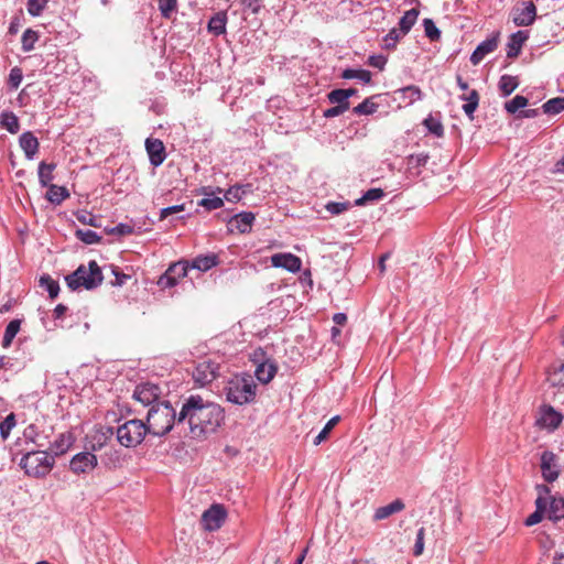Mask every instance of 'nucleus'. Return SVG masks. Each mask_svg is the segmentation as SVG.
<instances>
[{
  "label": "nucleus",
  "mask_w": 564,
  "mask_h": 564,
  "mask_svg": "<svg viewBox=\"0 0 564 564\" xmlns=\"http://www.w3.org/2000/svg\"><path fill=\"white\" fill-rule=\"evenodd\" d=\"M542 109L547 115H557L564 110V97H555L543 104Z\"/></svg>",
  "instance_id": "obj_40"
},
{
  "label": "nucleus",
  "mask_w": 564,
  "mask_h": 564,
  "mask_svg": "<svg viewBox=\"0 0 564 564\" xmlns=\"http://www.w3.org/2000/svg\"><path fill=\"white\" fill-rule=\"evenodd\" d=\"M527 39H528V34L524 31H518V32L513 33L510 36V40L507 45L508 46L507 56L509 58L517 57L520 54L521 47H522L523 43L527 41Z\"/></svg>",
  "instance_id": "obj_20"
},
{
  "label": "nucleus",
  "mask_w": 564,
  "mask_h": 564,
  "mask_svg": "<svg viewBox=\"0 0 564 564\" xmlns=\"http://www.w3.org/2000/svg\"><path fill=\"white\" fill-rule=\"evenodd\" d=\"M423 26H424V32H425V35L431 40V41H438L441 39V31L440 29L435 25L434 21L431 20V19H424L423 20Z\"/></svg>",
  "instance_id": "obj_52"
},
{
  "label": "nucleus",
  "mask_w": 564,
  "mask_h": 564,
  "mask_svg": "<svg viewBox=\"0 0 564 564\" xmlns=\"http://www.w3.org/2000/svg\"><path fill=\"white\" fill-rule=\"evenodd\" d=\"M541 471L545 481L553 482L558 478L557 457L553 452L544 451L541 455Z\"/></svg>",
  "instance_id": "obj_11"
},
{
  "label": "nucleus",
  "mask_w": 564,
  "mask_h": 564,
  "mask_svg": "<svg viewBox=\"0 0 564 564\" xmlns=\"http://www.w3.org/2000/svg\"><path fill=\"white\" fill-rule=\"evenodd\" d=\"M218 264V257L214 253L198 256L189 262V268L206 272Z\"/></svg>",
  "instance_id": "obj_21"
},
{
  "label": "nucleus",
  "mask_w": 564,
  "mask_h": 564,
  "mask_svg": "<svg viewBox=\"0 0 564 564\" xmlns=\"http://www.w3.org/2000/svg\"><path fill=\"white\" fill-rule=\"evenodd\" d=\"M278 367L269 360L260 364L256 369V377L262 383H269L275 376Z\"/></svg>",
  "instance_id": "obj_23"
},
{
  "label": "nucleus",
  "mask_w": 564,
  "mask_h": 564,
  "mask_svg": "<svg viewBox=\"0 0 564 564\" xmlns=\"http://www.w3.org/2000/svg\"><path fill=\"white\" fill-rule=\"evenodd\" d=\"M368 64L372 67L383 69L387 64V58L382 55H371L368 59Z\"/></svg>",
  "instance_id": "obj_61"
},
{
  "label": "nucleus",
  "mask_w": 564,
  "mask_h": 564,
  "mask_svg": "<svg viewBox=\"0 0 564 564\" xmlns=\"http://www.w3.org/2000/svg\"><path fill=\"white\" fill-rule=\"evenodd\" d=\"M257 384L249 375L235 376L228 380L225 394L228 402L243 405L254 401Z\"/></svg>",
  "instance_id": "obj_3"
},
{
  "label": "nucleus",
  "mask_w": 564,
  "mask_h": 564,
  "mask_svg": "<svg viewBox=\"0 0 564 564\" xmlns=\"http://www.w3.org/2000/svg\"><path fill=\"white\" fill-rule=\"evenodd\" d=\"M226 518L225 507L220 503H214L203 512L200 523L204 530L213 532L221 528Z\"/></svg>",
  "instance_id": "obj_7"
},
{
  "label": "nucleus",
  "mask_w": 564,
  "mask_h": 564,
  "mask_svg": "<svg viewBox=\"0 0 564 564\" xmlns=\"http://www.w3.org/2000/svg\"><path fill=\"white\" fill-rule=\"evenodd\" d=\"M133 232V227L128 224H119L108 230L110 235L126 236Z\"/></svg>",
  "instance_id": "obj_59"
},
{
  "label": "nucleus",
  "mask_w": 564,
  "mask_h": 564,
  "mask_svg": "<svg viewBox=\"0 0 564 564\" xmlns=\"http://www.w3.org/2000/svg\"><path fill=\"white\" fill-rule=\"evenodd\" d=\"M224 419L220 405L206 401L200 395H191L178 412L177 427L187 424L191 436L200 438L214 433Z\"/></svg>",
  "instance_id": "obj_1"
},
{
  "label": "nucleus",
  "mask_w": 564,
  "mask_h": 564,
  "mask_svg": "<svg viewBox=\"0 0 564 564\" xmlns=\"http://www.w3.org/2000/svg\"><path fill=\"white\" fill-rule=\"evenodd\" d=\"M345 111H347L345 109L344 106H334L332 108H328L324 111V117L325 118H334V117H337V116H340L343 115Z\"/></svg>",
  "instance_id": "obj_62"
},
{
  "label": "nucleus",
  "mask_w": 564,
  "mask_h": 564,
  "mask_svg": "<svg viewBox=\"0 0 564 564\" xmlns=\"http://www.w3.org/2000/svg\"><path fill=\"white\" fill-rule=\"evenodd\" d=\"M184 210V205H174L165 207L161 210V218L164 219L167 216Z\"/></svg>",
  "instance_id": "obj_63"
},
{
  "label": "nucleus",
  "mask_w": 564,
  "mask_h": 564,
  "mask_svg": "<svg viewBox=\"0 0 564 564\" xmlns=\"http://www.w3.org/2000/svg\"><path fill=\"white\" fill-rule=\"evenodd\" d=\"M55 163L41 162L37 167V177L42 186H48L54 178Z\"/></svg>",
  "instance_id": "obj_32"
},
{
  "label": "nucleus",
  "mask_w": 564,
  "mask_h": 564,
  "mask_svg": "<svg viewBox=\"0 0 564 564\" xmlns=\"http://www.w3.org/2000/svg\"><path fill=\"white\" fill-rule=\"evenodd\" d=\"M423 123L432 134L436 137H442L444 134V127L438 119L429 116L426 119H424Z\"/></svg>",
  "instance_id": "obj_49"
},
{
  "label": "nucleus",
  "mask_w": 564,
  "mask_h": 564,
  "mask_svg": "<svg viewBox=\"0 0 564 564\" xmlns=\"http://www.w3.org/2000/svg\"><path fill=\"white\" fill-rule=\"evenodd\" d=\"M22 77V70L18 67H14L10 72L8 84L11 88L17 89L21 84Z\"/></svg>",
  "instance_id": "obj_58"
},
{
  "label": "nucleus",
  "mask_w": 564,
  "mask_h": 564,
  "mask_svg": "<svg viewBox=\"0 0 564 564\" xmlns=\"http://www.w3.org/2000/svg\"><path fill=\"white\" fill-rule=\"evenodd\" d=\"M498 46V37L492 36L478 44L470 56L473 65H478L488 54L492 53Z\"/></svg>",
  "instance_id": "obj_16"
},
{
  "label": "nucleus",
  "mask_w": 564,
  "mask_h": 564,
  "mask_svg": "<svg viewBox=\"0 0 564 564\" xmlns=\"http://www.w3.org/2000/svg\"><path fill=\"white\" fill-rule=\"evenodd\" d=\"M34 43H35V33L31 29H28L24 32L23 37H22L23 48L25 51H30L34 47Z\"/></svg>",
  "instance_id": "obj_60"
},
{
  "label": "nucleus",
  "mask_w": 564,
  "mask_h": 564,
  "mask_svg": "<svg viewBox=\"0 0 564 564\" xmlns=\"http://www.w3.org/2000/svg\"><path fill=\"white\" fill-rule=\"evenodd\" d=\"M40 285L47 291L51 299H55L59 293V285L57 281L53 280L47 274L40 278Z\"/></svg>",
  "instance_id": "obj_43"
},
{
  "label": "nucleus",
  "mask_w": 564,
  "mask_h": 564,
  "mask_svg": "<svg viewBox=\"0 0 564 564\" xmlns=\"http://www.w3.org/2000/svg\"><path fill=\"white\" fill-rule=\"evenodd\" d=\"M0 124L11 133L19 131L18 118L12 112H4L0 116Z\"/></svg>",
  "instance_id": "obj_41"
},
{
  "label": "nucleus",
  "mask_w": 564,
  "mask_h": 564,
  "mask_svg": "<svg viewBox=\"0 0 564 564\" xmlns=\"http://www.w3.org/2000/svg\"><path fill=\"white\" fill-rule=\"evenodd\" d=\"M395 94L399 95V98L406 105H412L423 98L422 90L415 85H409L406 87L400 88L395 90Z\"/></svg>",
  "instance_id": "obj_22"
},
{
  "label": "nucleus",
  "mask_w": 564,
  "mask_h": 564,
  "mask_svg": "<svg viewBox=\"0 0 564 564\" xmlns=\"http://www.w3.org/2000/svg\"><path fill=\"white\" fill-rule=\"evenodd\" d=\"M158 2L162 17L166 19L171 17L177 7V0H158Z\"/></svg>",
  "instance_id": "obj_54"
},
{
  "label": "nucleus",
  "mask_w": 564,
  "mask_h": 564,
  "mask_svg": "<svg viewBox=\"0 0 564 564\" xmlns=\"http://www.w3.org/2000/svg\"><path fill=\"white\" fill-rule=\"evenodd\" d=\"M219 365L212 360H203L197 364L193 371V379L199 386H206L214 381L219 375Z\"/></svg>",
  "instance_id": "obj_8"
},
{
  "label": "nucleus",
  "mask_w": 564,
  "mask_h": 564,
  "mask_svg": "<svg viewBox=\"0 0 564 564\" xmlns=\"http://www.w3.org/2000/svg\"><path fill=\"white\" fill-rule=\"evenodd\" d=\"M406 35L400 28H393L384 36L383 42L386 48H394L397 43Z\"/></svg>",
  "instance_id": "obj_46"
},
{
  "label": "nucleus",
  "mask_w": 564,
  "mask_h": 564,
  "mask_svg": "<svg viewBox=\"0 0 564 564\" xmlns=\"http://www.w3.org/2000/svg\"><path fill=\"white\" fill-rule=\"evenodd\" d=\"M340 417L338 415L332 417L323 427V430L316 435V437L313 441L314 445H319L322 442H324L330 431L335 427V425L339 422Z\"/></svg>",
  "instance_id": "obj_45"
},
{
  "label": "nucleus",
  "mask_w": 564,
  "mask_h": 564,
  "mask_svg": "<svg viewBox=\"0 0 564 564\" xmlns=\"http://www.w3.org/2000/svg\"><path fill=\"white\" fill-rule=\"evenodd\" d=\"M178 414L169 401H161L153 404L147 414L145 427L150 434L163 436L174 425L177 426Z\"/></svg>",
  "instance_id": "obj_2"
},
{
  "label": "nucleus",
  "mask_w": 564,
  "mask_h": 564,
  "mask_svg": "<svg viewBox=\"0 0 564 564\" xmlns=\"http://www.w3.org/2000/svg\"><path fill=\"white\" fill-rule=\"evenodd\" d=\"M75 236L82 242H84L86 245H95V243L100 242V240H101V236H99L96 231L90 230V229H87V230L77 229L75 231Z\"/></svg>",
  "instance_id": "obj_44"
},
{
  "label": "nucleus",
  "mask_w": 564,
  "mask_h": 564,
  "mask_svg": "<svg viewBox=\"0 0 564 564\" xmlns=\"http://www.w3.org/2000/svg\"><path fill=\"white\" fill-rule=\"evenodd\" d=\"M499 89L503 97L511 95L519 86L517 77L510 75H502L499 80Z\"/></svg>",
  "instance_id": "obj_36"
},
{
  "label": "nucleus",
  "mask_w": 564,
  "mask_h": 564,
  "mask_svg": "<svg viewBox=\"0 0 564 564\" xmlns=\"http://www.w3.org/2000/svg\"><path fill=\"white\" fill-rule=\"evenodd\" d=\"M227 13L225 11L217 12L208 21V31L215 35L226 33Z\"/></svg>",
  "instance_id": "obj_26"
},
{
  "label": "nucleus",
  "mask_w": 564,
  "mask_h": 564,
  "mask_svg": "<svg viewBox=\"0 0 564 564\" xmlns=\"http://www.w3.org/2000/svg\"><path fill=\"white\" fill-rule=\"evenodd\" d=\"M20 326H21V321L20 319H12L7 328H6V332H4V336H3V340H2V346L4 348L9 347L13 340V338L15 337V335L18 334V332L20 330Z\"/></svg>",
  "instance_id": "obj_39"
},
{
  "label": "nucleus",
  "mask_w": 564,
  "mask_h": 564,
  "mask_svg": "<svg viewBox=\"0 0 564 564\" xmlns=\"http://www.w3.org/2000/svg\"><path fill=\"white\" fill-rule=\"evenodd\" d=\"M254 221V215L250 212H243L235 215L230 219V225L234 226L239 232L246 234L251 230Z\"/></svg>",
  "instance_id": "obj_18"
},
{
  "label": "nucleus",
  "mask_w": 564,
  "mask_h": 564,
  "mask_svg": "<svg viewBox=\"0 0 564 564\" xmlns=\"http://www.w3.org/2000/svg\"><path fill=\"white\" fill-rule=\"evenodd\" d=\"M161 389L159 386L150 382L138 384L133 391V398L143 406H152L159 402Z\"/></svg>",
  "instance_id": "obj_9"
},
{
  "label": "nucleus",
  "mask_w": 564,
  "mask_h": 564,
  "mask_svg": "<svg viewBox=\"0 0 564 564\" xmlns=\"http://www.w3.org/2000/svg\"><path fill=\"white\" fill-rule=\"evenodd\" d=\"M73 442L74 437L70 433H63L54 441L50 451H52L54 455H62L72 446Z\"/></svg>",
  "instance_id": "obj_29"
},
{
  "label": "nucleus",
  "mask_w": 564,
  "mask_h": 564,
  "mask_svg": "<svg viewBox=\"0 0 564 564\" xmlns=\"http://www.w3.org/2000/svg\"><path fill=\"white\" fill-rule=\"evenodd\" d=\"M145 150L153 166H160L164 162L166 158L165 147L160 139L148 138L145 140Z\"/></svg>",
  "instance_id": "obj_13"
},
{
  "label": "nucleus",
  "mask_w": 564,
  "mask_h": 564,
  "mask_svg": "<svg viewBox=\"0 0 564 564\" xmlns=\"http://www.w3.org/2000/svg\"><path fill=\"white\" fill-rule=\"evenodd\" d=\"M22 446V441L20 440L17 444V447H21ZM35 454V451L33 447L31 448H17V452L14 454V458L18 456V455H21V458L19 460V466L21 467V469L24 470V473L28 475V476H33L35 474V466L33 464V455Z\"/></svg>",
  "instance_id": "obj_15"
},
{
  "label": "nucleus",
  "mask_w": 564,
  "mask_h": 564,
  "mask_svg": "<svg viewBox=\"0 0 564 564\" xmlns=\"http://www.w3.org/2000/svg\"><path fill=\"white\" fill-rule=\"evenodd\" d=\"M404 507V502L401 499H395L386 506L379 507L373 514V519L376 521L384 520L390 516L402 511Z\"/></svg>",
  "instance_id": "obj_19"
},
{
  "label": "nucleus",
  "mask_w": 564,
  "mask_h": 564,
  "mask_svg": "<svg viewBox=\"0 0 564 564\" xmlns=\"http://www.w3.org/2000/svg\"><path fill=\"white\" fill-rule=\"evenodd\" d=\"M55 456L52 451H42L37 448V469L42 468V474H46L51 470L55 463ZM40 470H37V475Z\"/></svg>",
  "instance_id": "obj_33"
},
{
  "label": "nucleus",
  "mask_w": 564,
  "mask_h": 564,
  "mask_svg": "<svg viewBox=\"0 0 564 564\" xmlns=\"http://www.w3.org/2000/svg\"><path fill=\"white\" fill-rule=\"evenodd\" d=\"M535 505H536V510L532 514H530L524 521V524L527 527H531V525H534V524L541 522V520L543 518V512L546 507L545 500L542 497H539L535 501Z\"/></svg>",
  "instance_id": "obj_38"
},
{
  "label": "nucleus",
  "mask_w": 564,
  "mask_h": 564,
  "mask_svg": "<svg viewBox=\"0 0 564 564\" xmlns=\"http://www.w3.org/2000/svg\"><path fill=\"white\" fill-rule=\"evenodd\" d=\"M251 192V184H237L227 189V192L225 193V198L228 202L234 203L240 200L245 195L250 194Z\"/></svg>",
  "instance_id": "obj_30"
},
{
  "label": "nucleus",
  "mask_w": 564,
  "mask_h": 564,
  "mask_svg": "<svg viewBox=\"0 0 564 564\" xmlns=\"http://www.w3.org/2000/svg\"><path fill=\"white\" fill-rule=\"evenodd\" d=\"M539 116V109H527V110H521L519 111V113L517 115L518 118H535Z\"/></svg>",
  "instance_id": "obj_64"
},
{
  "label": "nucleus",
  "mask_w": 564,
  "mask_h": 564,
  "mask_svg": "<svg viewBox=\"0 0 564 564\" xmlns=\"http://www.w3.org/2000/svg\"><path fill=\"white\" fill-rule=\"evenodd\" d=\"M462 100L466 102L463 105V111L469 119H474V112L478 108L479 105V94L477 90L471 89L467 95H462L459 97Z\"/></svg>",
  "instance_id": "obj_24"
},
{
  "label": "nucleus",
  "mask_w": 564,
  "mask_h": 564,
  "mask_svg": "<svg viewBox=\"0 0 564 564\" xmlns=\"http://www.w3.org/2000/svg\"><path fill=\"white\" fill-rule=\"evenodd\" d=\"M327 98L329 102L335 104L337 106H344L346 110L349 109L350 102L347 100L343 89H334L328 93Z\"/></svg>",
  "instance_id": "obj_48"
},
{
  "label": "nucleus",
  "mask_w": 564,
  "mask_h": 564,
  "mask_svg": "<svg viewBox=\"0 0 564 564\" xmlns=\"http://www.w3.org/2000/svg\"><path fill=\"white\" fill-rule=\"evenodd\" d=\"M148 430L142 420L132 419L119 425L116 430L117 441L124 447H135L144 440Z\"/></svg>",
  "instance_id": "obj_5"
},
{
  "label": "nucleus",
  "mask_w": 564,
  "mask_h": 564,
  "mask_svg": "<svg viewBox=\"0 0 564 564\" xmlns=\"http://www.w3.org/2000/svg\"><path fill=\"white\" fill-rule=\"evenodd\" d=\"M115 430L111 426H105L100 430L96 431L93 436V444L91 449L93 451H99L101 449L108 440H111V437L115 434Z\"/></svg>",
  "instance_id": "obj_27"
},
{
  "label": "nucleus",
  "mask_w": 564,
  "mask_h": 564,
  "mask_svg": "<svg viewBox=\"0 0 564 564\" xmlns=\"http://www.w3.org/2000/svg\"><path fill=\"white\" fill-rule=\"evenodd\" d=\"M536 15V8L533 2L523 3L513 14V22L518 26H528L533 23Z\"/></svg>",
  "instance_id": "obj_14"
},
{
  "label": "nucleus",
  "mask_w": 564,
  "mask_h": 564,
  "mask_svg": "<svg viewBox=\"0 0 564 564\" xmlns=\"http://www.w3.org/2000/svg\"><path fill=\"white\" fill-rule=\"evenodd\" d=\"M373 97L366 98L361 104L356 106L352 111L356 115H372L377 111L378 105L372 101Z\"/></svg>",
  "instance_id": "obj_47"
},
{
  "label": "nucleus",
  "mask_w": 564,
  "mask_h": 564,
  "mask_svg": "<svg viewBox=\"0 0 564 564\" xmlns=\"http://www.w3.org/2000/svg\"><path fill=\"white\" fill-rule=\"evenodd\" d=\"M562 422V415L556 412L553 408L549 406L544 409L538 419L536 423L541 427L554 430L556 429Z\"/></svg>",
  "instance_id": "obj_17"
},
{
  "label": "nucleus",
  "mask_w": 564,
  "mask_h": 564,
  "mask_svg": "<svg viewBox=\"0 0 564 564\" xmlns=\"http://www.w3.org/2000/svg\"><path fill=\"white\" fill-rule=\"evenodd\" d=\"M340 77L344 79H358L365 84L371 82V73L367 69L346 68L343 70Z\"/></svg>",
  "instance_id": "obj_35"
},
{
  "label": "nucleus",
  "mask_w": 564,
  "mask_h": 564,
  "mask_svg": "<svg viewBox=\"0 0 564 564\" xmlns=\"http://www.w3.org/2000/svg\"><path fill=\"white\" fill-rule=\"evenodd\" d=\"M76 218L83 225L100 227V218L89 212L80 210L76 213Z\"/></svg>",
  "instance_id": "obj_50"
},
{
  "label": "nucleus",
  "mask_w": 564,
  "mask_h": 564,
  "mask_svg": "<svg viewBox=\"0 0 564 564\" xmlns=\"http://www.w3.org/2000/svg\"><path fill=\"white\" fill-rule=\"evenodd\" d=\"M224 205L223 198L215 196L214 194L203 198L199 202V206H203L207 210L218 209Z\"/></svg>",
  "instance_id": "obj_53"
},
{
  "label": "nucleus",
  "mask_w": 564,
  "mask_h": 564,
  "mask_svg": "<svg viewBox=\"0 0 564 564\" xmlns=\"http://www.w3.org/2000/svg\"><path fill=\"white\" fill-rule=\"evenodd\" d=\"M189 269V261L187 260H181L172 263L159 278L158 285L162 289L175 286L181 279L187 275Z\"/></svg>",
  "instance_id": "obj_6"
},
{
  "label": "nucleus",
  "mask_w": 564,
  "mask_h": 564,
  "mask_svg": "<svg viewBox=\"0 0 564 564\" xmlns=\"http://www.w3.org/2000/svg\"><path fill=\"white\" fill-rule=\"evenodd\" d=\"M325 208L332 215H339L349 208V203L348 202H345V203L329 202L326 204Z\"/></svg>",
  "instance_id": "obj_57"
},
{
  "label": "nucleus",
  "mask_w": 564,
  "mask_h": 564,
  "mask_svg": "<svg viewBox=\"0 0 564 564\" xmlns=\"http://www.w3.org/2000/svg\"><path fill=\"white\" fill-rule=\"evenodd\" d=\"M271 264L274 268H283L289 272H299L302 267L301 259L293 253H275L271 257Z\"/></svg>",
  "instance_id": "obj_12"
},
{
  "label": "nucleus",
  "mask_w": 564,
  "mask_h": 564,
  "mask_svg": "<svg viewBox=\"0 0 564 564\" xmlns=\"http://www.w3.org/2000/svg\"><path fill=\"white\" fill-rule=\"evenodd\" d=\"M20 148L23 151L25 159L31 162L35 154V137L32 132H24L20 137Z\"/></svg>",
  "instance_id": "obj_28"
},
{
  "label": "nucleus",
  "mask_w": 564,
  "mask_h": 564,
  "mask_svg": "<svg viewBox=\"0 0 564 564\" xmlns=\"http://www.w3.org/2000/svg\"><path fill=\"white\" fill-rule=\"evenodd\" d=\"M47 187L48 188L45 194V198L53 205H59L63 200H65L67 197H69V192L64 186L48 184Z\"/></svg>",
  "instance_id": "obj_25"
},
{
  "label": "nucleus",
  "mask_w": 564,
  "mask_h": 564,
  "mask_svg": "<svg viewBox=\"0 0 564 564\" xmlns=\"http://www.w3.org/2000/svg\"><path fill=\"white\" fill-rule=\"evenodd\" d=\"M102 273L95 260L89 261L88 267L79 265L72 274L65 278L67 286L72 291L79 288L86 290L96 289L102 282Z\"/></svg>",
  "instance_id": "obj_4"
},
{
  "label": "nucleus",
  "mask_w": 564,
  "mask_h": 564,
  "mask_svg": "<svg viewBox=\"0 0 564 564\" xmlns=\"http://www.w3.org/2000/svg\"><path fill=\"white\" fill-rule=\"evenodd\" d=\"M528 98L521 95L514 96L511 100L505 104V109L508 113L514 115L520 109L524 108L528 105Z\"/></svg>",
  "instance_id": "obj_42"
},
{
  "label": "nucleus",
  "mask_w": 564,
  "mask_h": 564,
  "mask_svg": "<svg viewBox=\"0 0 564 564\" xmlns=\"http://www.w3.org/2000/svg\"><path fill=\"white\" fill-rule=\"evenodd\" d=\"M96 466L97 457L90 452H82L76 454L69 463L70 470L77 475L87 474L91 471Z\"/></svg>",
  "instance_id": "obj_10"
},
{
  "label": "nucleus",
  "mask_w": 564,
  "mask_h": 564,
  "mask_svg": "<svg viewBox=\"0 0 564 564\" xmlns=\"http://www.w3.org/2000/svg\"><path fill=\"white\" fill-rule=\"evenodd\" d=\"M384 196L381 188H370L360 198L356 200V205H364L366 202L379 200Z\"/></svg>",
  "instance_id": "obj_51"
},
{
  "label": "nucleus",
  "mask_w": 564,
  "mask_h": 564,
  "mask_svg": "<svg viewBox=\"0 0 564 564\" xmlns=\"http://www.w3.org/2000/svg\"><path fill=\"white\" fill-rule=\"evenodd\" d=\"M419 14H420L419 10L414 9V8L405 11L399 21V28L405 34H408L410 32V30L412 29V26L415 24Z\"/></svg>",
  "instance_id": "obj_34"
},
{
  "label": "nucleus",
  "mask_w": 564,
  "mask_h": 564,
  "mask_svg": "<svg viewBox=\"0 0 564 564\" xmlns=\"http://www.w3.org/2000/svg\"><path fill=\"white\" fill-rule=\"evenodd\" d=\"M424 535H425V529L420 528L416 533L415 544L413 547V554L414 556H420L424 551Z\"/></svg>",
  "instance_id": "obj_56"
},
{
  "label": "nucleus",
  "mask_w": 564,
  "mask_h": 564,
  "mask_svg": "<svg viewBox=\"0 0 564 564\" xmlns=\"http://www.w3.org/2000/svg\"><path fill=\"white\" fill-rule=\"evenodd\" d=\"M14 425L15 416L13 413H10L2 422H0V433L3 440H6L9 436Z\"/></svg>",
  "instance_id": "obj_55"
},
{
  "label": "nucleus",
  "mask_w": 564,
  "mask_h": 564,
  "mask_svg": "<svg viewBox=\"0 0 564 564\" xmlns=\"http://www.w3.org/2000/svg\"><path fill=\"white\" fill-rule=\"evenodd\" d=\"M547 381L552 386H564V364L558 362L552 366L547 372Z\"/></svg>",
  "instance_id": "obj_37"
},
{
  "label": "nucleus",
  "mask_w": 564,
  "mask_h": 564,
  "mask_svg": "<svg viewBox=\"0 0 564 564\" xmlns=\"http://www.w3.org/2000/svg\"><path fill=\"white\" fill-rule=\"evenodd\" d=\"M547 517L553 522H557L564 519V498L563 497H553L550 502V508L547 510Z\"/></svg>",
  "instance_id": "obj_31"
}]
</instances>
